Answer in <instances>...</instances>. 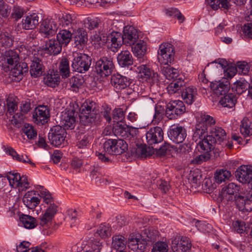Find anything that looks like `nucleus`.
<instances>
[{
    "instance_id": "nucleus-1",
    "label": "nucleus",
    "mask_w": 252,
    "mask_h": 252,
    "mask_svg": "<svg viewBox=\"0 0 252 252\" xmlns=\"http://www.w3.org/2000/svg\"><path fill=\"white\" fill-rule=\"evenodd\" d=\"M80 111V121L85 125L93 123L98 124L101 121V116L109 123L111 121V109L107 108L102 111L100 114L99 110L95 108V103L92 101H86L84 103Z\"/></svg>"
},
{
    "instance_id": "nucleus-2",
    "label": "nucleus",
    "mask_w": 252,
    "mask_h": 252,
    "mask_svg": "<svg viewBox=\"0 0 252 252\" xmlns=\"http://www.w3.org/2000/svg\"><path fill=\"white\" fill-rule=\"evenodd\" d=\"M1 61L4 66L11 70L12 75L18 79H21L24 73L28 71V67L25 63H20L18 53L14 50H8L2 54Z\"/></svg>"
},
{
    "instance_id": "nucleus-3",
    "label": "nucleus",
    "mask_w": 252,
    "mask_h": 252,
    "mask_svg": "<svg viewBox=\"0 0 252 252\" xmlns=\"http://www.w3.org/2000/svg\"><path fill=\"white\" fill-rule=\"evenodd\" d=\"M216 121L214 118L209 115L200 113L197 117V123L193 134V137L206 135L207 132L214 126Z\"/></svg>"
},
{
    "instance_id": "nucleus-4",
    "label": "nucleus",
    "mask_w": 252,
    "mask_h": 252,
    "mask_svg": "<svg viewBox=\"0 0 252 252\" xmlns=\"http://www.w3.org/2000/svg\"><path fill=\"white\" fill-rule=\"evenodd\" d=\"M91 63V57L85 54L76 53L73 54L71 67L73 71L84 73L89 69Z\"/></svg>"
},
{
    "instance_id": "nucleus-5",
    "label": "nucleus",
    "mask_w": 252,
    "mask_h": 252,
    "mask_svg": "<svg viewBox=\"0 0 252 252\" xmlns=\"http://www.w3.org/2000/svg\"><path fill=\"white\" fill-rule=\"evenodd\" d=\"M235 204L240 211L251 212L252 210V192L246 190L240 191L235 195Z\"/></svg>"
},
{
    "instance_id": "nucleus-6",
    "label": "nucleus",
    "mask_w": 252,
    "mask_h": 252,
    "mask_svg": "<svg viewBox=\"0 0 252 252\" xmlns=\"http://www.w3.org/2000/svg\"><path fill=\"white\" fill-rule=\"evenodd\" d=\"M104 151L108 154L119 155L124 153L127 149V144L124 140L109 139L103 143Z\"/></svg>"
},
{
    "instance_id": "nucleus-7",
    "label": "nucleus",
    "mask_w": 252,
    "mask_h": 252,
    "mask_svg": "<svg viewBox=\"0 0 252 252\" xmlns=\"http://www.w3.org/2000/svg\"><path fill=\"white\" fill-rule=\"evenodd\" d=\"M193 138L197 142V148L200 152L210 153L212 150L215 148L217 149L218 145L216 143L215 139L208 135V132H207L206 135L193 136Z\"/></svg>"
},
{
    "instance_id": "nucleus-8",
    "label": "nucleus",
    "mask_w": 252,
    "mask_h": 252,
    "mask_svg": "<svg viewBox=\"0 0 252 252\" xmlns=\"http://www.w3.org/2000/svg\"><path fill=\"white\" fill-rule=\"evenodd\" d=\"M95 69L101 76H107L112 73L115 69L113 59L111 57H103L96 61Z\"/></svg>"
},
{
    "instance_id": "nucleus-9",
    "label": "nucleus",
    "mask_w": 252,
    "mask_h": 252,
    "mask_svg": "<svg viewBox=\"0 0 252 252\" xmlns=\"http://www.w3.org/2000/svg\"><path fill=\"white\" fill-rule=\"evenodd\" d=\"M78 112L72 107L67 108L61 114V124L65 129H73L77 122Z\"/></svg>"
},
{
    "instance_id": "nucleus-10",
    "label": "nucleus",
    "mask_w": 252,
    "mask_h": 252,
    "mask_svg": "<svg viewBox=\"0 0 252 252\" xmlns=\"http://www.w3.org/2000/svg\"><path fill=\"white\" fill-rule=\"evenodd\" d=\"M186 112L184 102L179 100L171 101L166 107V116L169 119H176Z\"/></svg>"
},
{
    "instance_id": "nucleus-11",
    "label": "nucleus",
    "mask_w": 252,
    "mask_h": 252,
    "mask_svg": "<svg viewBox=\"0 0 252 252\" xmlns=\"http://www.w3.org/2000/svg\"><path fill=\"white\" fill-rule=\"evenodd\" d=\"M66 136L65 129L57 125L51 128L48 134V139L52 145L58 147L64 144Z\"/></svg>"
},
{
    "instance_id": "nucleus-12",
    "label": "nucleus",
    "mask_w": 252,
    "mask_h": 252,
    "mask_svg": "<svg viewBox=\"0 0 252 252\" xmlns=\"http://www.w3.org/2000/svg\"><path fill=\"white\" fill-rule=\"evenodd\" d=\"M174 52L172 44L165 43L161 44L158 50V60L164 65H168L174 61Z\"/></svg>"
},
{
    "instance_id": "nucleus-13",
    "label": "nucleus",
    "mask_w": 252,
    "mask_h": 252,
    "mask_svg": "<svg viewBox=\"0 0 252 252\" xmlns=\"http://www.w3.org/2000/svg\"><path fill=\"white\" fill-rule=\"evenodd\" d=\"M6 178L10 186L13 188L18 189L19 190H26L29 187L27 177L21 176L18 173L9 172L7 174Z\"/></svg>"
},
{
    "instance_id": "nucleus-14",
    "label": "nucleus",
    "mask_w": 252,
    "mask_h": 252,
    "mask_svg": "<svg viewBox=\"0 0 252 252\" xmlns=\"http://www.w3.org/2000/svg\"><path fill=\"white\" fill-rule=\"evenodd\" d=\"M110 83L116 92L126 89L127 94L132 93L131 89L128 88L131 83L130 80L125 76L119 73L114 74L111 76Z\"/></svg>"
},
{
    "instance_id": "nucleus-15",
    "label": "nucleus",
    "mask_w": 252,
    "mask_h": 252,
    "mask_svg": "<svg viewBox=\"0 0 252 252\" xmlns=\"http://www.w3.org/2000/svg\"><path fill=\"white\" fill-rule=\"evenodd\" d=\"M191 246L189 239L183 236L176 237L171 243L173 252H189Z\"/></svg>"
},
{
    "instance_id": "nucleus-16",
    "label": "nucleus",
    "mask_w": 252,
    "mask_h": 252,
    "mask_svg": "<svg viewBox=\"0 0 252 252\" xmlns=\"http://www.w3.org/2000/svg\"><path fill=\"white\" fill-rule=\"evenodd\" d=\"M167 134L169 139L176 143L183 142L187 136L186 129L179 124L171 126Z\"/></svg>"
},
{
    "instance_id": "nucleus-17",
    "label": "nucleus",
    "mask_w": 252,
    "mask_h": 252,
    "mask_svg": "<svg viewBox=\"0 0 252 252\" xmlns=\"http://www.w3.org/2000/svg\"><path fill=\"white\" fill-rule=\"evenodd\" d=\"M241 191L239 186L234 183H230L222 188L220 196L222 200L232 201L235 195Z\"/></svg>"
},
{
    "instance_id": "nucleus-18",
    "label": "nucleus",
    "mask_w": 252,
    "mask_h": 252,
    "mask_svg": "<svg viewBox=\"0 0 252 252\" xmlns=\"http://www.w3.org/2000/svg\"><path fill=\"white\" fill-rule=\"evenodd\" d=\"M50 117V109L47 106L39 105L33 111L32 118L37 125H43Z\"/></svg>"
},
{
    "instance_id": "nucleus-19",
    "label": "nucleus",
    "mask_w": 252,
    "mask_h": 252,
    "mask_svg": "<svg viewBox=\"0 0 252 252\" xmlns=\"http://www.w3.org/2000/svg\"><path fill=\"white\" fill-rule=\"evenodd\" d=\"M163 131L160 127H151L146 132V142L149 145L158 144L163 140Z\"/></svg>"
},
{
    "instance_id": "nucleus-20",
    "label": "nucleus",
    "mask_w": 252,
    "mask_h": 252,
    "mask_svg": "<svg viewBox=\"0 0 252 252\" xmlns=\"http://www.w3.org/2000/svg\"><path fill=\"white\" fill-rule=\"evenodd\" d=\"M103 41L111 43L110 45H108L109 48L115 52L122 45V35L120 32H113L108 36H103Z\"/></svg>"
},
{
    "instance_id": "nucleus-21",
    "label": "nucleus",
    "mask_w": 252,
    "mask_h": 252,
    "mask_svg": "<svg viewBox=\"0 0 252 252\" xmlns=\"http://www.w3.org/2000/svg\"><path fill=\"white\" fill-rule=\"evenodd\" d=\"M57 29V24L54 19H46L42 22L39 32L45 37H48L54 35Z\"/></svg>"
},
{
    "instance_id": "nucleus-22",
    "label": "nucleus",
    "mask_w": 252,
    "mask_h": 252,
    "mask_svg": "<svg viewBox=\"0 0 252 252\" xmlns=\"http://www.w3.org/2000/svg\"><path fill=\"white\" fill-rule=\"evenodd\" d=\"M122 35L123 43L127 45H134L138 39L137 31L132 26H126Z\"/></svg>"
},
{
    "instance_id": "nucleus-23",
    "label": "nucleus",
    "mask_w": 252,
    "mask_h": 252,
    "mask_svg": "<svg viewBox=\"0 0 252 252\" xmlns=\"http://www.w3.org/2000/svg\"><path fill=\"white\" fill-rule=\"evenodd\" d=\"M235 176L239 181L243 184L252 182V166L241 165L236 170Z\"/></svg>"
},
{
    "instance_id": "nucleus-24",
    "label": "nucleus",
    "mask_w": 252,
    "mask_h": 252,
    "mask_svg": "<svg viewBox=\"0 0 252 252\" xmlns=\"http://www.w3.org/2000/svg\"><path fill=\"white\" fill-rule=\"evenodd\" d=\"M59 25L68 30L77 28V20L74 16L69 14H62L58 17Z\"/></svg>"
},
{
    "instance_id": "nucleus-25",
    "label": "nucleus",
    "mask_w": 252,
    "mask_h": 252,
    "mask_svg": "<svg viewBox=\"0 0 252 252\" xmlns=\"http://www.w3.org/2000/svg\"><path fill=\"white\" fill-rule=\"evenodd\" d=\"M37 191L30 190L27 191L23 197L24 205L29 209H34L40 203V199L36 196Z\"/></svg>"
},
{
    "instance_id": "nucleus-26",
    "label": "nucleus",
    "mask_w": 252,
    "mask_h": 252,
    "mask_svg": "<svg viewBox=\"0 0 252 252\" xmlns=\"http://www.w3.org/2000/svg\"><path fill=\"white\" fill-rule=\"evenodd\" d=\"M21 113H16L13 116L12 123L15 125L21 124L24 119V114L27 113L31 109V103L29 99L22 101L20 104Z\"/></svg>"
},
{
    "instance_id": "nucleus-27",
    "label": "nucleus",
    "mask_w": 252,
    "mask_h": 252,
    "mask_svg": "<svg viewBox=\"0 0 252 252\" xmlns=\"http://www.w3.org/2000/svg\"><path fill=\"white\" fill-rule=\"evenodd\" d=\"M45 69L44 66L40 59L34 57L31 61L30 72L31 76L37 77L42 75Z\"/></svg>"
},
{
    "instance_id": "nucleus-28",
    "label": "nucleus",
    "mask_w": 252,
    "mask_h": 252,
    "mask_svg": "<svg viewBox=\"0 0 252 252\" xmlns=\"http://www.w3.org/2000/svg\"><path fill=\"white\" fill-rule=\"evenodd\" d=\"M210 136L215 139L218 145L217 149H220V144H223V142L226 139V133L225 130L220 127L215 126L209 131Z\"/></svg>"
},
{
    "instance_id": "nucleus-29",
    "label": "nucleus",
    "mask_w": 252,
    "mask_h": 252,
    "mask_svg": "<svg viewBox=\"0 0 252 252\" xmlns=\"http://www.w3.org/2000/svg\"><path fill=\"white\" fill-rule=\"evenodd\" d=\"M39 17L36 13L27 16L22 21V27L26 30H33L39 24Z\"/></svg>"
},
{
    "instance_id": "nucleus-30",
    "label": "nucleus",
    "mask_w": 252,
    "mask_h": 252,
    "mask_svg": "<svg viewBox=\"0 0 252 252\" xmlns=\"http://www.w3.org/2000/svg\"><path fill=\"white\" fill-rule=\"evenodd\" d=\"M210 87L217 95H225L230 89L228 81L211 82Z\"/></svg>"
},
{
    "instance_id": "nucleus-31",
    "label": "nucleus",
    "mask_w": 252,
    "mask_h": 252,
    "mask_svg": "<svg viewBox=\"0 0 252 252\" xmlns=\"http://www.w3.org/2000/svg\"><path fill=\"white\" fill-rule=\"evenodd\" d=\"M63 45L57 39H50L46 42L44 50L50 55H56L59 54Z\"/></svg>"
},
{
    "instance_id": "nucleus-32",
    "label": "nucleus",
    "mask_w": 252,
    "mask_h": 252,
    "mask_svg": "<svg viewBox=\"0 0 252 252\" xmlns=\"http://www.w3.org/2000/svg\"><path fill=\"white\" fill-rule=\"evenodd\" d=\"M238 96L237 94L229 93L220 98L219 103L223 107L233 108L235 106Z\"/></svg>"
},
{
    "instance_id": "nucleus-33",
    "label": "nucleus",
    "mask_w": 252,
    "mask_h": 252,
    "mask_svg": "<svg viewBox=\"0 0 252 252\" xmlns=\"http://www.w3.org/2000/svg\"><path fill=\"white\" fill-rule=\"evenodd\" d=\"M58 206L54 203L50 204L43 216L41 218L40 224L42 225L46 224L52 220L58 211Z\"/></svg>"
},
{
    "instance_id": "nucleus-34",
    "label": "nucleus",
    "mask_w": 252,
    "mask_h": 252,
    "mask_svg": "<svg viewBox=\"0 0 252 252\" xmlns=\"http://www.w3.org/2000/svg\"><path fill=\"white\" fill-rule=\"evenodd\" d=\"M72 36L74 39L76 45H83L87 41V33L83 28H77L72 30Z\"/></svg>"
},
{
    "instance_id": "nucleus-35",
    "label": "nucleus",
    "mask_w": 252,
    "mask_h": 252,
    "mask_svg": "<svg viewBox=\"0 0 252 252\" xmlns=\"http://www.w3.org/2000/svg\"><path fill=\"white\" fill-rule=\"evenodd\" d=\"M197 94L195 88L189 87L183 90L182 97L186 103L191 104L195 101Z\"/></svg>"
},
{
    "instance_id": "nucleus-36",
    "label": "nucleus",
    "mask_w": 252,
    "mask_h": 252,
    "mask_svg": "<svg viewBox=\"0 0 252 252\" xmlns=\"http://www.w3.org/2000/svg\"><path fill=\"white\" fill-rule=\"evenodd\" d=\"M4 150L7 154L11 156L13 159L23 163H29L32 166H35V164L32 162L26 156L18 154L15 150L12 147L8 146L4 147Z\"/></svg>"
},
{
    "instance_id": "nucleus-37",
    "label": "nucleus",
    "mask_w": 252,
    "mask_h": 252,
    "mask_svg": "<svg viewBox=\"0 0 252 252\" xmlns=\"http://www.w3.org/2000/svg\"><path fill=\"white\" fill-rule=\"evenodd\" d=\"M119 64L122 67L129 66L133 64V60L130 53L128 51H122L117 57Z\"/></svg>"
},
{
    "instance_id": "nucleus-38",
    "label": "nucleus",
    "mask_w": 252,
    "mask_h": 252,
    "mask_svg": "<svg viewBox=\"0 0 252 252\" xmlns=\"http://www.w3.org/2000/svg\"><path fill=\"white\" fill-rule=\"evenodd\" d=\"M184 86L185 82L184 80L180 77L173 80V81L167 87L166 89L168 94H170L176 93L179 94Z\"/></svg>"
},
{
    "instance_id": "nucleus-39",
    "label": "nucleus",
    "mask_w": 252,
    "mask_h": 252,
    "mask_svg": "<svg viewBox=\"0 0 252 252\" xmlns=\"http://www.w3.org/2000/svg\"><path fill=\"white\" fill-rule=\"evenodd\" d=\"M126 243V239L122 235H115L112 237V247L116 250L123 251Z\"/></svg>"
},
{
    "instance_id": "nucleus-40",
    "label": "nucleus",
    "mask_w": 252,
    "mask_h": 252,
    "mask_svg": "<svg viewBox=\"0 0 252 252\" xmlns=\"http://www.w3.org/2000/svg\"><path fill=\"white\" fill-rule=\"evenodd\" d=\"M127 128L128 126L126 124L117 123L113 127V132L116 136L126 139L127 138Z\"/></svg>"
},
{
    "instance_id": "nucleus-41",
    "label": "nucleus",
    "mask_w": 252,
    "mask_h": 252,
    "mask_svg": "<svg viewBox=\"0 0 252 252\" xmlns=\"http://www.w3.org/2000/svg\"><path fill=\"white\" fill-rule=\"evenodd\" d=\"M60 75L57 73H48L44 78L45 84L52 88L56 87L60 82Z\"/></svg>"
},
{
    "instance_id": "nucleus-42",
    "label": "nucleus",
    "mask_w": 252,
    "mask_h": 252,
    "mask_svg": "<svg viewBox=\"0 0 252 252\" xmlns=\"http://www.w3.org/2000/svg\"><path fill=\"white\" fill-rule=\"evenodd\" d=\"M240 132L245 137L252 135V123L247 118H244L240 125Z\"/></svg>"
},
{
    "instance_id": "nucleus-43",
    "label": "nucleus",
    "mask_w": 252,
    "mask_h": 252,
    "mask_svg": "<svg viewBox=\"0 0 252 252\" xmlns=\"http://www.w3.org/2000/svg\"><path fill=\"white\" fill-rule=\"evenodd\" d=\"M59 69L60 73V75H61L62 78H66L69 76V63L66 58H63L61 60L59 63Z\"/></svg>"
},
{
    "instance_id": "nucleus-44",
    "label": "nucleus",
    "mask_w": 252,
    "mask_h": 252,
    "mask_svg": "<svg viewBox=\"0 0 252 252\" xmlns=\"http://www.w3.org/2000/svg\"><path fill=\"white\" fill-rule=\"evenodd\" d=\"M165 65V66H162L161 69V71L163 75L168 80H176L175 79L178 76V71L176 69L171 67L168 64Z\"/></svg>"
},
{
    "instance_id": "nucleus-45",
    "label": "nucleus",
    "mask_w": 252,
    "mask_h": 252,
    "mask_svg": "<svg viewBox=\"0 0 252 252\" xmlns=\"http://www.w3.org/2000/svg\"><path fill=\"white\" fill-rule=\"evenodd\" d=\"M72 34L71 31L63 30L59 32L57 35V39L63 45L66 46L70 41Z\"/></svg>"
},
{
    "instance_id": "nucleus-46",
    "label": "nucleus",
    "mask_w": 252,
    "mask_h": 252,
    "mask_svg": "<svg viewBox=\"0 0 252 252\" xmlns=\"http://www.w3.org/2000/svg\"><path fill=\"white\" fill-rule=\"evenodd\" d=\"M20 220L24 227L27 229H32L37 225L35 219L29 215H22L20 217Z\"/></svg>"
},
{
    "instance_id": "nucleus-47",
    "label": "nucleus",
    "mask_w": 252,
    "mask_h": 252,
    "mask_svg": "<svg viewBox=\"0 0 252 252\" xmlns=\"http://www.w3.org/2000/svg\"><path fill=\"white\" fill-rule=\"evenodd\" d=\"M77 146L79 149H88L91 144L93 140L92 135L89 134H82L78 138Z\"/></svg>"
},
{
    "instance_id": "nucleus-48",
    "label": "nucleus",
    "mask_w": 252,
    "mask_h": 252,
    "mask_svg": "<svg viewBox=\"0 0 252 252\" xmlns=\"http://www.w3.org/2000/svg\"><path fill=\"white\" fill-rule=\"evenodd\" d=\"M133 54L138 58L144 56L146 52V46L145 43L143 40H139L136 44L132 47Z\"/></svg>"
},
{
    "instance_id": "nucleus-49",
    "label": "nucleus",
    "mask_w": 252,
    "mask_h": 252,
    "mask_svg": "<svg viewBox=\"0 0 252 252\" xmlns=\"http://www.w3.org/2000/svg\"><path fill=\"white\" fill-rule=\"evenodd\" d=\"M231 176V174L230 171L222 169L216 171L214 178L217 183L221 184L222 182L229 179Z\"/></svg>"
},
{
    "instance_id": "nucleus-50",
    "label": "nucleus",
    "mask_w": 252,
    "mask_h": 252,
    "mask_svg": "<svg viewBox=\"0 0 252 252\" xmlns=\"http://www.w3.org/2000/svg\"><path fill=\"white\" fill-rule=\"evenodd\" d=\"M137 71L140 78L147 81L153 77L155 74L151 69L146 65H141L137 67Z\"/></svg>"
},
{
    "instance_id": "nucleus-51",
    "label": "nucleus",
    "mask_w": 252,
    "mask_h": 252,
    "mask_svg": "<svg viewBox=\"0 0 252 252\" xmlns=\"http://www.w3.org/2000/svg\"><path fill=\"white\" fill-rule=\"evenodd\" d=\"M140 236L136 234H130L128 237L127 244L129 249L133 251H137L139 249Z\"/></svg>"
},
{
    "instance_id": "nucleus-52",
    "label": "nucleus",
    "mask_w": 252,
    "mask_h": 252,
    "mask_svg": "<svg viewBox=\"0 0 252 252\" xmlns=\"http://www.w3.org/2000/svg\"><path fill=\"white\" fill-rule=\"evenodd\" d=\"M22 131L27 135L28 139H33L37 136L36 130L32 125L29 124H25L24 125Z\"/></svg>"
},
{
    "instance_id": "nucleus-53",
    "label": "nucleus",
    "mask_w": 252,
    "mask_h": 252,
    "mask_svg": "<svg viewBox=\"0 0 252 252\" xmlns=\"http://www.w3.org/2000/svg\"><path fill=\"white\" fill-rule=\"evenodd\" d=\"M165 14L169 17H176L181 23L185 20L184 16L181 14L180 11L176 8H169L164 10Z\"/></svg>"
},
{
    "instance_id": "nucleus-54",
    "label": "nucleus",
    "mask_w": 252,
    "mask_h": 252,
    "mask_svg": "<svg viewBox=\"0 0 252 252\" xmlns=\"http://www.w3.org/2000/svg\"><path fill=\"white\" fill-rule=\"evenodd\" d=\"M141 235L146 241L153 242L156 239L157 233L156 230L145 228L143 230Z\"/></svg>"
},
{
    "instance_id": "nucleus-55",
    "label": "nucleus",
    "mask_w": 252,
    "mask_h": 252,
    "mask_svg": "<svg viewBox=\"0 0 252 252\" xmlns=\"http://www.w3.org/2000/svg\"><path fill=\"white\" fill-rule=\"evenodd\" d=\"M13 39L11 35L7 32L0 33V42L3 46L9 47L13 45Z\"/></svg>"
},
{
    "instance_id": "nucleus-56",
    "label": "nucleus",
    "mask_w": 252,
    "mask_h": 252,
    "mask_svg": "<svg viewBox=\"0 0 252 252\" xmlns=\"http://www.w3.org/2000/svg\"><path fill=\"white\" fill-rule=\"evenodd\" d=\"M96 233L101 238H106L111 235V228L109 224L102 223L100 225Z\"/></svg>"
},
{
    "instance_id": "nucleus-57",
    "label": "nucleus",
    "mask_w": 252,
    "mask_h": 252,
    "mask_svg": "<svg viewBox=\"0 0 252 252\" xmlns=\"http://www.w3.org/2000/svg\"><path fill=\"white\" fill-rule=\"evenodd\" d=\"M83 78L79 77L73 76L70 78L69 84L72 90L76 92L83 85Z\"/></svg>"
},
{
    "instance_id": "nucleus-58",
    "label": "nucleus",
    "mask_w": 252,
    "mask_h": 252,
    "mask_svg": "<svg viewBox=\"0 0 252 252\" xmlns=\"http://www.w3.org/2000/svg\"><path fill=\"white\" fill-rule=\"evenodd\" d=\"M168 245L166 242L158 241L153 246L152 252H167Z\"/></svg>"
},
{
    "instance_id": "nucleus-59",
    "label": "nucleus",
    "mask_w": 252,
    "mask_h": 252,
    "mask_svg": "<svg viewBox=\"0 0 252 252\" xmlns=\"http://www.w3.org/2000/svg\"><path fill=\"white\" fill-rule=\"evenodd\" d=\"M40 188L41 189V190H39L40 196L43 198V201L45 203L49 204L54 203V198L49 191L41 186Z\"/></svg>"
},
{
    "instance_id": "nucleus-60",
    "label": "nucleus",
    "mask_w": 252,
    "mask_h": 252,
    "mask_svg": "<svg viewBox=\"0 0 252 252\" xmlns=\"http://www.w3.org/2000/svg\"><path fill=\"white\" fill-rule=\"evenodd\" d=\"M249 84L245 80L237 81L235 83V86L236 87L235 90L236 91V93L235 94L239 95V94L242 93L247 90V87L249 86Z\"/></svg>"
},
{
    "instance_id": "nucleus-61",
    "label": "nucleus",
    "mask_w": 252,
    "mask_h": 252,
    "mask_svg": "<svg viewBox=\"0 0 252 252\" xmlns=\"http://www.w3.org/2000/svg\"><path fill=\"white\" fill-rule=\"evenodd\" d=\"M164 112V110L162 106L160 105L156 106L153 122L155 124L158 123L162 119Z\"/></svg>"
},
{
    "instance_id": "nucleus-62",
    "label": "nucleus",
    "mask_w": 252,
    "mask_h": 252,
    "mask_svg": "<svg viewBox=\"0 0 252 252\" xmlns=\"http://www.w3.org/2000/svg\"><path fill=\"white\" fill-rule=\"evenodd\" d=\"M211 157L210 153H203V154L196 156L191 161V163L196 164H200L203 162L208 160Z\"/></svg>"
},
{
    "instance_id": "nucleus-63",
    "label": "nucleus",
    "mask_w": 252,
    "mask_h": 252,
    "mask_svg": "<svg viewBox=\"0 0 252 252\" xmlns=\"http://www.w3.org/2000/svg\"><path fill=\"white\" fill-rule=\"evenodd\" d=\"M237 72L241 74L246 75L250 70V67L246 62H238L237 63Z\"/></svg>"
},
{
    "instance_id": "nucleus-64",
    "label": "nucleus",
    "mask_w": 252,
    "mask_h": 252,
    "mask_svg": "<svg viewBox=\"0 0 252 252\" xmlns=\"http://www.w3.org/2000/svg\"><path fill=\"white\" fill-rule=\"evenodd\" d=\"M137 152L141 157L150 156L153 153L150 148L147 147L146 145H140L137 148Z\"/></svg>"
}]
</instances>
